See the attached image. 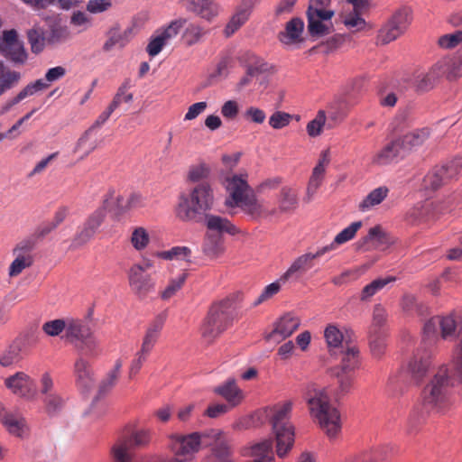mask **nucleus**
<instances>
[{
    "mask_svg": "<svg viewBox=\"0 0 462 462\" xmlns=\"http://www.w3.org/2000/svg\"><path fill=\"white\" fill-rule=\"evenodd\" d=\"M440 328V338H457L459 352L452 365H439L424 386L421 401L426 409L436 414L446 413L453 404L454 388L462 382V308L446 316H435L424 324L425 337H437Z\"/></svg>",
    "mask_w": 462,
    "mask_h": 462,
    "instance_id": "f257e3e1",
    "label": "nucleus"
},
{
    "mask_svg": "<svg viewBox=\"0 0 462 462\" xmlns=\"http://www.w3.org/2000/svg\"><path fill=\"white\" fill-rule=\"evenodd\" d=\"M222 185L226 191L224 205L227 209L239 208L254 221L268 218L277 213L276 208L269 209L263 200L258 199L248 183L246 174L226 175Z\"/></svg>",
    "mask_w": 462,
    "mask_h": 462,
    "instance_id": "f03ea898",
    "label": "nucleus"
},
{
    "mask_svg": "<svg viewBox=\"0 0 462 462\" xmlns=\"http://www.w3.org/2000/svg\"><path fill=\"white\" fill-rule=\"evenodd\" d=\"M303 399L314 422L329 437H336L341 430L339 411L330 402L324 387L309 383L303 393Z\"/></svg>",
    "mask_w": 462,
    "mask_h": 462,
    "instance_id": "7ed1b4c3",
    "label": "nucleus"
},
{
    "mask_svg": "<svg viewBox=\"0 0 462 462\" xmlns=\"http://www.w3.org/2000/svg\"><path fill=\"white\" fill-rule=\"evenodd\" d=\"M214 190L209 182L196 184L189 193H181L174 208L175 217L181 222L197 223L214 206Z\"/></svg>",
    "mask_w": 462,
    "mask_h": 462,
    "instance_id": "20e7f679",
    "label": "nucleus"
},
{
    "mask_svg": "<svg viewBox=\"0 0 462 462\" xmlns=\"http://www.w3.org/2000/svg\"><path fill=\"white\" fill-rule=\"evenodd\" d=\"M293 402L287 400L279 402L272 409L271 423L276 436V452L284 457L294 444V428L290 422Z\"/></svg>",
    "mask_w": 462,
    "mask_h": 462,
    "instance_id": "39448f33",
    "label": "nucleus"
},
{
    "mask_svg": "<svg viewBox=\"0 0 462 462\" xmlns=\"http://www.w3.org/2000/svg\"><path fill=\"white\" fill-rule=\"evenodd\" d=\"M232 304L231 300L224 299L210 306L200 327V333L205 340L212 342L231 326L233 321Z\"/></svg>",
    "mask_w": 462,
    "mask_h": 462,
    "instance_id": "423d86ee",
    "label": "nucleus"
},
{
    "mask_svg": "<svg viewBox=\"0 0 462 462\" xmlns=\"http://www.w3.org/2000/svg\"><path fill=\"white\" fill-rule=\"evenodd\" d=\"M207 433L192 432L189 434H172L169 438L168 447L173 457L157 458L154 462H190L202 445H209Z\"/></svg>",
    "mask_w": 462,
    "mask_h": 462,
    "instance_id": "0eeeda50",
    "label": "nucleus"
},
{
    "mask_svg": "<svg viewBox=\"0 0 462 462\" xmlns=\"http://www.w3.org/2000/svg\"><path fill=\"white\" fill-rule=\"evenodd\" d=\"M151 441V433L147 430H138L130 435L120 437L111 448L114 462H131L132 449L147 446Z\"/></svg>",
    "mask_w": 462,
    "mask_h": 462,
    "instance_id": "6e6552de",
    "label": "nucleus"
},
{
    "mask_svg": "<svg viewBox=\"0 0 462 462\" xmlns=\"http://www.w3.org/2000/svg\"><path fill=\"white\" fill-rule=\"evenodd\" d=\"M439 327L438 328L436 337H433L432 335L430 336V337H425V334L423 333V346L417 350L407 366V372L413 382L417 383H420L427 374L432 364V352L429 349V347L435 344L437 340H439Z\"/></svg>",
    "mask_w": 462,
    "mask_h": 462,
    "instance_id": "1a4fd4ad",
    "label": "nucleus"
},
{
    "mask_svg": "<svg viewBox=\"0 0 462 462\" xmlns=\"http://www.w3.org/2000/svg\"><path fill=\"white\" fill-rule=\"evenodd\" d=\"M411 22V13L408 8L396 11L388 22L379 30L376 43L388 44L395 41L407 30Z\"/></svg>",
    "mask_w": 462,
    "mask_h": 462,
    "instance_id": "9d476101",
    "label": "nucleus"
},
{
    "mask_svg": "<svg viewBox=\"0 0 462 462\" xmlns=\"http://www.w3.org/2000/svg\"><path fill=\"white\" fill-rule=\"evenodd\" d=\"M65 336L71 343L85 348L89 355L97 346L93 329L86 319H69Z\"/></svg>",
    "mask_w": 462,
    "mask_h": 462,
    "instance_id": "9b49d317",
    "label": "nucleus"
},
{
    "mask_svg": "<svg viewBox=\"0 0 462 462\" xmlns=\"http://www.w3.org/2000/svg\"><path fill=\"white\" fill-rule=\"evenodd\" d=\"M0 53L16 65H23L28 59L23 43L19 41L17 32L14 29L5 30L3 32V35L0 36Z\"/></svg>",
    "mask_w": 462,
    "mask_h": 462,
    "instance_id": "f8f14e48",
    "label": "nucleus"
},
{
    "mask_svg": "<svg viewBox=\"0 0 462 462\" xmlns=\"http://www.w3.org/2000/svg\"><path fill=\"white\" fill-rule=\"evenodd\" d=\"M462 170V158H455L445 165L435 167L424 178V187L438 189L448 180L457 177Z\"/></svg>",
    "mask_w": 462,
    "mask_h": 462,
    "instance_id": "ddd939ff",
    "label": "nucleus"
},
{
    "mask_svg": "<svg viewBox=\"0 0 462 462\" xmlns=\"http://www.w3.org/2000/svg\"><path fill=\"white\" fill-rule=\"evenodd\" d=\"M127 278L131 291L139 299H144L154 291L155 282L139 263H134L129 268Z\"/></svg>",
    "mask_w": 462,
    "mask_h": 462,
    "instance_id": "4468645a",
    "label": "nucleus"
},
{
    "mask_svg": "<svg viewBox=\"0 0 462 462\" xmlns=\"http://www.w3.org/2000/svg\"><path fill=\"white\" fill-rule=\"evenodd\" d=\"M366 4L365 0H346L340 13L342 23L351 31H360L365 28V21L361 17V12Z\"/></svg>",
    "mask_w": 462,
    "mask_h": 462,
    "instance_id": "2eb2a0df",
    "label": "nucleus"
},
{
    "mask_svg": "<svg viewBox=\"0 0 462 462\" xmlns=\"http://www.w3.org/2000/svg\"><path fill=\"white\" fill-rule=\"evenodd\" d=\"M257 2L258 0H240L224 29L226 37L232 36L249 20Z\"/></svg>",
    "mask_w": 462,
    "mask_h": 462,
    "instance_id": "dca6fc26",
    "label": "nucleus"
},
{
    "mask_svg": "<svg viewBox=\"0 0 462 462\" xmlns=\"http://www.w3.org/2000/svg\"><path fill=\"white\" fill-rule=\"evenodd\" d=\"M5 385L14 394L31 399L36 394L34 381L25 373L17 372L5 380Z\"/></svg>",
    "mask_w": 462,
    "mask_h": 462,
    "instance_id": "f3484780",
    "label": "nucleus"
},
{
    "mask_svg": "<svg viewBox=\"0 0 462 462\" xmlns=\"http://www.w3.org/2000/svg\"><path fill=\"white\" fill-rule=\"evenodd\" d=\"M329 162L330 159L328 151H323L319 156L318 163L312 170L307 185L306 196L304 198V201L307 203L312 200L314 195L322 185L326 174V169L329 164Z\"/></svg>",
    "mask_w": 462,
    "mask_h": 462,
    "instance_id": "a211bd4d",
    "label": "nucleus"
},
{
    "mask_svg": "<svg viewBox=\"0 0 462 462\" xmlns=\"http://www.w3.org/2000/svg\"><path fill=\"white\" fill-rule=\"evenodd\" d=\"M308 32L312 37H321L329 34L332 32L333 24L331 18L335 12H308Z\"/></svg>",
    "mask_w": 462,
    "mask_h": 462,
    "instance_id": "6ab92c4d",
    "label": "nucleus"
},
{
    "mask_svg": "<svg viewBox=\"0 0 462 462\" xmlns=\"http://www.w3.org/2000/svg\"><path fill=\"white\" fill-rule=\"evenodd\" d=\"M181 27L182 22L175 21L162 32H157L155 35L152 36L146 47L148 54L152 57L158 55L168 41L179 33Z\"/></svg>",
    "mask_w": 462,
    "mask_h": 462,
    "instance_id": "aec40b11",
    "label": "nucleus"
},
{
    "mask_svg": "<svg viewBox=\"0 0 462 462\" xmlns=\"http://www.w3.org/2000/svg\"><path fill=\"white\" fill-rule=\"evenodd\" d=\"M407 156L401 140L396 138L386 143L373 158V162L378 165H387L398 162Z\"/></svg>",
    "mask_w": 462,
    "mask_h": 462,
    "instance_id": "412c9836",
    "label": "nucleus"
},
{
    "mask_svg": "<svg viewBox=\"0 0 462 462\" xmlns=\"http://www.w3.org/2000/svg\"><path fill=\"white\" fill-rule=\"evenodd\" d=\"M300 325L299 318L286 314L276 323L274 329L266 337V339L273 342H280L290 337Z\"/></svg>",
    "mask_w": 462,
    "mask_h": 462,
    "instance_id": "4be33fe9",
    "label": "nucleus"
},
{
    "mask_svg": "<svg viewBox=\"0 0 462 462\" xmlns=\"http://www.w3.org/2000/svg\"><path fill=\"white\" fill-rule=\"evenodd\" d=\"M312 253H306L297 257L288 270L280 277L283 283L290 280H300L309 270L314 266Z\"/></svg>",
    "mask_w": 462,
    "mask_h": 462,
    "instance_id": "5701e85b",
    "label": "nucleus"
},
{
    "mask_svg": "<svg viewBox=\"0 0 462 462\" xmlns=\"http://www.w3.org/2000/svg\"><path fill=\"white\" fill-rule=\"evenodd\" d=\"M393 453L388 445L378 446L346 457L340 462H384Z\"/></svg>",
    "mask_w": 462,
    "mask_h": 462,
    "instance_id": "b1692460",
    "label": "nucleus"
},
{
    "mask_svg": "<svg viewBox=\"0 0 462 462\" xmlns=\"http://www.w3.org/2000/svg\"><path fill=\"white\" fill-rule=\"evenodd\" d=\"M74 376L77 386L87 392L94 385V372L89 362L82 356H79L74 364Z\"/></svg>",
    "mask_w": 462,
    "mask_h": 462,
    "instance_id": "393cba45",
    "label": "nucleus"
},
{
    "mask_svg": "<svg viewBox=\"0 0 462 462\" xmlns=\"http://www.w3.org/2000/svg\"><path fill=\"white\" fill-rule=\"evenodd\" d=\"M207 233H215L223 236L224 234L237 235L240 230L229 219L213 214H205Z\"/></svg>",
    "mask_w": 462,
    "mask_h": 462,
    "instance_id": "a878e982",
    "label": "nucleus"
},
{
    "mask_svg": "<svg viewBox=\"0 0 462 462\" xmlns=\"http://www.w3.org/2000/svg\"><path fill=\"white\" fill-rule=\"evenodd\" d=\"M213 392L223 397L231 408L239 405L244 399L243 391L236 385L234 378H229L222 384L215 387Z\"/></svg>",
    "mask_w": 462,
    "mask_h": 462,
    "instance_id": "bb28decb",
    "label": "nucleus"
},
{
    "mask_svg": "<svg viewBox=\"0 0 462 462\" xmlns=\"http://www.w3.org/2000/svg\"><path fill=\"white\" fill-rule=\"evenodd\" d=\"M431 131L429 127L417 128L399 137L407 155L422 146L430 138Z\"/></svg>",
    "mask_w": 462,
    "mask_h": 462,
    "instance_id": "cd10ccee",
    "label": "nucleus"
},
{
    "mask_svg": "<svg viewBox=\"0 0 462 462\" xmlns=\"http://www.w3.org/2000/svg\"><path fill=\"white\" fill-rule=\"evenodd\" d=\"M430 413L436 414L433 410L426 409L421 401L420 403L412 409L409 415L405 427L406 433L409 435L417 434Z\"/></svg>",
    "mask_w": 462,
    "mask_h": 462,
    "instance_id": "c85d7f7f",
    "label": "nucleus"
},
{
    "mask_svg": "<svg viewBox=\"0 0 462 462\" xmlns=\"http://www.w3.org/2000/svg\"><path fill=\"white\" fill-rule=\"evenodd\" d=\"M189 11L210 21L218 14L219 5L212 0H183Z\"/></svg>",
    "mask_w": 462,
    "mask_h": 462,
    "instance_id": "c756f323",
    "label": "nucleus"
},
{
    "mask_svg": "<svg viewBox=\"0 0 462 462\" xmlns=\"http://www.w3.org/2000/svg\"><path fill=\"white\" fill-rule=\"evenodd\" d=\"M436 69L449 80H454L462 77V58L461 57H445L436 62Z\"/></svg>",
    "mask_w": 462,
    "mask_h": 462,
    "instance_id": "7c9ffc66",
    "label": "nucleus"
},
{
    "mask_svg": "<svg viewBox=\"0 0 462 462\" xmlns=\"http://www.w3.org/2000/svg\"><path fill=\"white\" fill-rule=\"evenodd\" d=\"M0 422L10 434L15 437L23 438L27 433L25 420L19 413L7 411L0 419Z\"/></svg>",
    "mask_w": 462,
    "mask_h": 462,
    "instance_id": "2f4dec72",
    "label": "nucleus"
},
{
    "mask_svg": "<svg viewBox=\"0 0 462 462\" xmlns=\"http://www.w3.org/2000/svg\"><path fill=\"white\" fill-rule=\"evenodd\" d=\"M66 75V69L62 66H57L47 70L43 79H39L27 85L32 95L39 91H43L51 86V83L60 80Z\"/></svg>",
    "mask_w": 462,
    "mask_h": 462,
    "instance_id": "473e14b6",
    "label": "nucleus"
},
{
    "mask_svg": "<svg viewBox=\"0 0 462 462\" xmlns=\"http://www.w3.org/2000/svg\"><path fill=\"white\" fill-rule=\"evenodd\" d=\"M202 251L210 259L219 257L225 252L224 237L215 233H206Z\"/></svg>",
    "mask_w": 462,
    "mask_h": 462,
    "instance_id": "72a5a7b5",
    "label": "nucleus"
},
{
    "mask_svg": "<svg viewBox=\"0 0 462 462\" xmlns=\"http://www.w3.org/2000/svg\"><path fill=\"white\" fill-rule=\"evenodd\" d=\"M304 23L300 18H292L286 23L285 30L280 32L278 38L283 44L290 45L301 41Z\"/></svg>",
    "mask_w": 462,
    "mask_h": 462,
    "instance_id": "f704fd0d",
    "label": "nucleus"
},
{
    "mask_svg": "<svg viewBox=\"0 0 462 462\" xmlns=\"http://www.w3.org/2000/svg\"><path fill=\"white\" fill-rule=\"evenodd\" d=\"M388 194L389 189L386 186H380L373 189L359 203V210L362 212L370 210L374 207L381 204L387 198Z\"/></svg>",
    "mask_w": 462,
    "mask_h": 462,
    "instance_id": "c9c22d12",
    "label": "nucleus"
},
{
    "mask_svg": "<svg viewBox=\"0 0 462 462\" xmlns=\"http://www.w3.org/2000/svg\"><path fill=\"white\" fill-rule=\"evenodd\" d=\"M207 435L208 438L210 437L215 439L212 448L215 457L218 458L219 462H228L230 450L223 433L217 430H212Z\"/></svg>",
    "mask_w": 462,
    "mask_h": 462,
    "instance_id": "e433bc0d",
    "label": "nucleus"
},
{
    "mask_svg": "<svg viewBox=\"0 0 462 462\" xmlns=\"http://www.w3.org/2000/svg\"><path fill=\"white\" fill-rule=\"evenodd\" d=\"M388 313L383 306L375 304L373 309L372 322L368 332L387 334Z\"/></svg>",
    "mask_w": 462,
    "mask_h": 462,
    "instance_id": "4c0bfd02",
    "label": "nucleus"
},
{
    "mask_svg": "<svg viewBox=\"0 0 462 462\" xmlns=\"http://www.w3.org/2000/svg\"><path fill=\"white\" fill-rule=\"evenodd\" d=\"M251 457L252 459L249 462H274L272 442L264 440L253 446Z\"/></svg>",
    "mask_w": 462,
    "mask_h": 462,
    "instance_id": "58836bf2",
    "label": "nucleus"
},
{
    "mask_svg": "<svg viewBox=\"0 0 462 462\" xmlns=\"http://www.w3.org/2000/svg\"><path fill=\"white\" fill-rule=\"evenodd\" d=\"M359 366V351L356 346H348L342 352L341 363L337 370L344 373H353Z\"/></svg>",
    "mask_w": 462,
    "mask_h": 462,
    "instance_id": "ea45409f",
    "label": "nucleus"
},
{
    "mask_svg": "<svg viewBox=\"0 0 462 462\" xmlns=\"http://www.w3.org/2000/svg\"><path fill=\"white\" fill-rule=\"evenodd\" d=\"M298 205L296 192L289 187H283L280 192L279 210L282 213L292 211Z\"/></svg>",
    "mask_w": 462,
    "mask_h": 462,
    "instance_id": "a19ab883",
    "label": "nucleus"
},
{
    "mask_svg": "<svg viewBox=\"0 0 462 462\" xmlns=\"http://www.w3.org/2000/svg\"><path fill=\"white\" fill-rule=\"evenodd\" d=\"M92 133V129H88L76 144L75 152H81L80 159L86 158L97 147V139L91 137Z\"/></svg>",
    "mask_w": 462,
    "mask_h": 462,
    "instance_id": "79ce46f5",
    "label": "nucleus"
},
{
    "mask_svg": "<svg viewBox=\"0 0 462 462\" xmlns=\"http://www.w3.org/2000/svg\"><path fill=\"white\" fill-rule=\"evenodd\" d=\"M131 88V79H125L118 88L112 102L109 104L115 110L118 108L122 103H130L133 101L134 96L129 92Z\"/></svg>",
    "mask_w": 462,
    "mask_h": 462,
    "instance_id": "37998d69",
    "label": "nucleus"
},
{
    "mask_svg": "<svg viewBox=\"0 0 462 462\" xmlns=\"http://www.w3.org/2000/svg\"><path fill=\"white\" fill-rule=\"evenodd\" d=\"M394 281L395 278L392 276L374 280L372 282L363 288L360 297L361 300H367L383 288H384L387 284Z\"/></svg>",
    "mask_w": 462,
    "mask_h": 462,
    "instance_id": "c03bdc74",
    "label": "nucleus"
},
{
    "mask_svg": "<svg viewBox=\"0 0 462 462\" xmlns=\"http://www.w3.org/2000/svg\"><path fill=\"white\" fill-rule=\"evenodd\" d=\"M440 77L439 69H436L435 63L428 72H421L417 75V88L422 91L428 90L433 87L435 81Z\"/></svg>",
    "mask_w": 462,
    "mask_h": 462,
    "instance_id": "a18cd8bd",
    "label": "nucleus"
},
{
    "mask_svg": "<svg viewBox=\"0 0 462 462\" xmlns=\"http://www.w3.org/2000/svg\"><path fill=\"white\" fill-rule=\"evenodd\" d=\"M106 207H108V199H104L102 207L96 209L84 222V225L97 233L99 226L104 222L106 216Z\"/></svg>",
    "mask_w": 462,
    "mask_h": 462,
    "instance_id": "49530a36",
    "label": "nucleus"
},
{
    "mask_svg": "<svg viewBox=\"0 0 462 462\" xmlns=\"http://www.w3.org/2000/svg\"><path fill=\"white\" fill-rule=\"evenodd\" d=\"M324 337L326 343L331 351L332 349L338 348L343 342V333L337 326L329 324L324 330Z\"/></svg>",
    "mask_w": 462,
    "mask_h": 462,
    "instance_id": "de8ad7c7",
    "label": "nucleus"
},
{
    "mask_svg": "<svg viewBox=\"0 0 462 462\" xmlns=\"http://www.w3.org/2000/svg\"><path fill=\"white\" fill-rule=\"evenodd\" d=\"M386 337L385 333L368 332L369 346L374 357L379 358L383 355L386 347Z\"/></svg>",
    "mask_w": 462,
    "mask_h": 462,
    "instance_id": "09e8293b",
    "label": "nucleus"
},
{
    "mask_svg": "<svg viewBox=\"0 0 462 462\" xmlns=\"http://www.w3.org/2000/svg\"><path fill=\"white\" fill-rule=\"evenodd\" d=\"M23 359L22 348L19 344H12L1 356L0 365L4 367H9L17 364Z\"/></svg>",
    "mask_w": 462,
    "mask_h": 462,
    "instance_id": "8fccbe9b",
    "label": "nucleus"
},
{
    "mask_svg": "<svg viewBox=\"0 0 462 462\" xmlns=\"http://www.w3.org/2000/svg\"><path fill=\"white\" fill-rule=\"evenodd\" d=\"M0 66L3 67L2 63H0ZM20 79V72L2 69L0 71V96L16 85Z\"/></svg>",
    "mask_w": 462,
    "mask_h": 462,
    "instance_id": "3c124183",
    "label": "nucleus"
},
{
    "mask_svg": "<svg viewBox=\"0 0 462 462\" xmlns=\"http://www.w3.org/2000/svg\"><path fill=\"white\" fill-rule=\"evenodd\" d=\"M15 259L9 267V276L15 277L19 275L25 268L30 267L32 263L31 254H14Z\"/></svg>",
    "mask_w": 462,
    "mask_h": 462,
    "instance_id": "603ef678",
    "label": "nucleus"
},
{
    "mask_svg": "<svg viewBox=\"0 0 462 462\" xmlns=\"http://www.w3.org/2000/svg\"><path fill=\"white\" fill-rule=\"evenodd\" d=\"M27 38L33 53L38 54L43 51L47 40L42 31L32 28L27 32Z\"/></svg>",
    "mask_w": 462,
    "mask_h": 462,
    "instance_id": "864d4df0",
    "label": "nucleus"
},
{
    "mask_svg": "<svg viewBox=\"0 0 462 462\" xmlns=\"http://www.w3.org/2000/svg\"><path fill=\"white\" fill-rule=\"evenodd\" d=\"M158 255L165 260L181 259L189 261L191 250L188 246H174L168 251L159 253Z\"/></svg>",
    "mask_w": 462,
    "mask_h": 462,
    "instance_id": "5fc2aeb1",
    "label": "nucleus"
},
{
    "mask_svg": "<svg viewBox=\"0 0 462 462\" xmlns=\"http://www.w3.org/2000/svg\"><path fill=\"white\" fill-rule=\"evenodd\" d=\"M362 225L363 224L361 221L351 223L347 227L344 228L335 236V245H340L352 240L356 235L357 231L361 228Z\"/></svg>",
    "mask_w": 462,
    "mask_h": 462,
    "instance_id": "6e6d98bb",
    "label": "nucleus"
},
{
    "mask_svg": "<svg viewBox=\"0 0 462 462\" xmlns=\"http://www.w3.org/2000/svg\"><path fill=\"white\" fill-rule=\"evenodd\" d=\"M326 123V114L323 110H319L315 118L310 121L307 125L306 130L310 137H317L322 133L324 125Z\"/></svg>",
    "mask_w": 462,
    "mask_h": 462,
    "instance_id": "4d7b16f0",
    "label": "nucleus"
},
{
    "mask_svg": "<svg viewBox=\"0 0 462 462\" xmlns=\"http://www.w3.org/2000/svg\"><path fill=\"white\" fill-rule=\"evenodd\" d=\"M292 119V116L284 111H275L269 117L268 124L274 130H280L288 126Z\"/></svg>",
    "mask_w": 462,
    "mask_h": 462,
    "instance_id": "13d9d810",
    "label": "nucleus"
},
{
    "mask_svg": "<svg viewBox=\"0 0 462 462\" xmlns=\"http://www.w3.org/2000/svg\"><path fill=\"white\" fill-rule=\"evenodd\" d=\"M205 33L206 31L202 27L196 24H189L186 28L182 39L187 45L191 46L199 42Z\"/></svg>",
    "mask_w": 462,
    "mask_h": 462,
    "instance_id": "bf43d9fd",
    "label": "nucleus"
},
{
    "mask_svg": "<svg viewBox=\"0 0 462 462\" xmlns=\"http://www.w3.org/2000/svg\"><path fill=\"white\" fill-rule=\"evenodd\" d=\"M149 242V234L143 227H137L133 231L131 243L134 249L141 251L148 245Z\"/></svg>",
    "mask_w": 462,
    "mask_h": 462,
    "instance_id": "052dcab7",
    "label": "nucleus"
},
{
    "mask_svg": "<svg viewBox=\"0 0 462 462\" xmlns=\"http://www.w3.org/2000/svg\"><path fill=\"white\" fill-rule=\"evenodd\" d=\"M209 175V169L205 164L192 166L188 171L187 179L193 183L204 182Z\"/></svg>",
    "mask_w": 462,
    "mask_h": 462,
    "instance_id": "680f3d73",
    "label": "nucleus"
},
{
    "mask_svg": "<svg viewBox=\"0 0 462 462\" xmlns=\"http://www.w3.org/2000/svg\"><path fill=\"white\" fill-rule=\"evenodd\" d=\"M462 42V31L457 30L453 33H448L440 36L438 44L442 49H453Z\"/></svg>",
    "mask_w": 462,
    "mask_h": 462,
    "instance_id": "e2e57ef3",
    "label": "nucleus"
},
{
    "mask_svg": "<svg viewBox=\"0 0 462 462\" xmlns=\"http://www.w3.org/2000/svg\"><path fill=\"white\" fill-rule=\"evenodd\" d=\"M429 212V207L425 205H417L407 213V221L411 225H418L426 221V215Z\"/></svg>",
    "mask_w": 462,
    "mask_h": 462,
    "instance_id": "0e129e2a",
    "label": "nucleus"
},
{
    "mask_svg": "<svg viewBox=\"0 0 462 462\" xmlns=\"http://www.w3.org/2000/svg\"><path fill=\"white\" fill-rule=\"evenodd\" d=\"M68 326V320L64 319H53L45 322L42 325V330L44 333L51 337H56L60 335L63 330L66 331Z\"/></svg>",
    "mask_w": 462,
    "mask_h": 462,
    "instance_id": "69168bd1",
    "label": "nucleus"
},
{
    "mask_svg": "<svg viewBox=\"0 0 462 462\" xmlns=\"http://www.w3.org/2000/svg\"><path fill=\"white\" fill-rule=\"evenodd\" d=\"M338 382V391L340 394L347 393L354 384V375L352 373H344L341 370L335 371Z\"/></svg>",
    "mask_w": 462,
    "mask_h": 462,
    "instance_id": "338daca9",
    "label": "nucleus"
},
{
    "mask_svg": "<svg viewBox=\"0 0 462 462\" xmlns=\"http://www.w3.org/2000/svg\"><path fill=\"white\" fill-rule=\"evenodd\" d=\"M369 241H375L377 245H384L389 243L386 233L382 229L380 226H375L370 228L367 236H365L363 241H360L359 243H362L361 245H365Z\"/></svg>",
    "mask_w": 462,
    "mask_h": 462,
    "instance_id": "774afa93",
    "label": "nucleus"
}]
</instances>
